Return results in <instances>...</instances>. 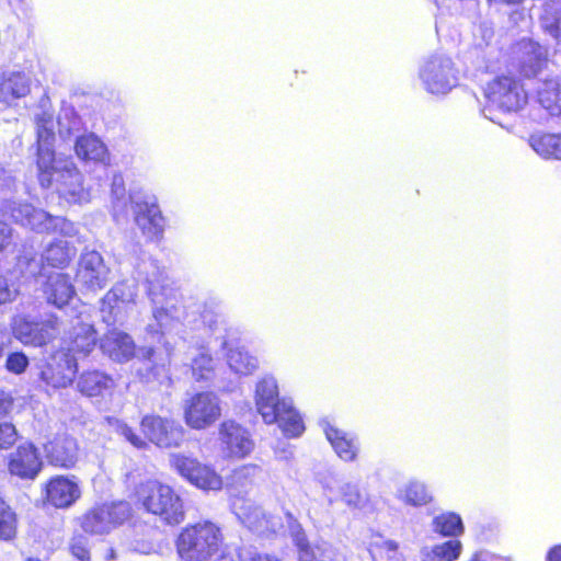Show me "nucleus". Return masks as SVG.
Listing matches in <instances>:
<instances>
[{"label": "nucleus", "instance_id": "f257e3e1", "mask_svg": "<svg viewBox=\"0 0 561 561\" xmlns=\"http://www.w3.org/2000/svg\"><path fill=\"white\" fill-rule=\"evenodd\" d=\"M37 134L38 180L43 187L55 184L60 197L70 204L90 201V191L83 186V179L75 163L69 159H57L54 154V117L49 112L35 116Z\"/></svg>", "mask_w": 561, "mask_h": 561}, {"label": "nucleus", "instance_id": "f03ea898", "mask_svg": "<svg viewBox=\"0 0 561 561\" xmlns=\"http://www.w3.org/2000/svg\"><path fill=\"white\" fill-rule=\"evenodd\" d=\"M255 407L266 424L277 423L288 437H298L304 431V422L290 401L279 399L278 386L274 377H263L255 387Z\"/></svg>", "mask_w": 561, "mask_h": 561}, {"label": "nucleus", "instance_id": "7ed1b4c3", "mask_svg": "<svg viewBox=\"0 0 561 561\" xmlns=\"http://www.w3.org/2000/svg\"><path fill=\"white\" fill-rule=\"evenodd\" d=\"M137 494L144 510L163 524L175 526L184 522L183 500L170 485L149 480L140 484Z\"/></svg>", "mask_w": 561, "mask_h": 561}, {"label": "nucleus", "instance_id": "20e7f679", "mask_svg": "<svg viewBox=\"0 0 561 561\" xmlns=\"http://www.w3.org/2000/svg\"><path fill=\"white\" fill-rule=\"evenodd\" d=\"M222 543V535L214 523H197L184 528L178 537L176 549L183 561H208Z\"/></svg>", "mask_w": 561, "mask_h": 561}, {"label": "nucleus", "instance_id": "39448f33", "mask_svg": "<svg viewBox=\"0 0 561 561\" xmlns=\"http://www.w3.org/2000/svg\"><path fill=\"white\" fill-rule=\"evenodd\" d=\"M4 215L11 217L16 224L27 227L36 232H59L66 237L77 234L76 226L68 219L51 216L43 209L19 201H4L2 205Z\"/></svg>", "mask_w": 561, "mask_h": 561}, {"label": "nucleus", "instance_id": "423d86ee", "mask_svg": "<svg viewBox=\"0 0 561 561\" xmlns=\"http://www.w3.org/2000/svg\"><path fill=\"white\" fill-rule=\"evenodd\" d=\"M76 252L68 241L58 239L45 247L39 259L33 252L24 251L18 257L16 267L25 276H36L42 273L45 263L51 267H66Z\"/></svg>", "mask_w": 561, "mask_h": 561}, {"label": "nucleus", "instance_id": "0eeeda50", "mask_svg": "<svg viewBox=\"0 0 561 561\" xmlns=\"http://www.w3.org/2000/svg\"><path fill=\"white\" fill-rule=\"evenodd\" d=\"M484 96L489 104L484 112L490 111L491 106L504 113L517 112L527 103V93L513 76L494 78L486 84Z\"/></svg>", "mask_w": 561, "mask_h": 561}, {"label": "nucleus", "instance_id": "6e6552de", "mask_svg": "<svg viewBox=\"0 0 561 561\" xmlns=\"http://www.w3.org/2000/svg\"><path fill=\"white\" fill-rule=\"evenodd\" d=\"M149 295L153 304L156 324H149L150 332L164 334L179 323V309L174 304L171 288L161 284L160 278H148Z\"/></svg>", "mask_w": 561, "mask_h": 561}, {"label": "nucleus", "instance_id": "1a4fd4ad", "mask_svg": "<svg viewBox=\"0 0 561 561\" xmlns=\"http://www.w3.org/2000/svg\"><path fill=\"white\" fill-rule=\"evenodd\" d=\"M129 515V504L121 501L93 506L79 517V524L88 534L103 535L122 524Z\"/></svg>", "mask_w": 561, "mask_h": 561}, {"label": "nucleus", "instance_id": "9d476101", "mask_svg": "<svg viewBox=\"0 0 561 561\" xmlns=\"http://www.w3.org/2000/svg\"><path fill=\"white\" fill-rule=\"evenodd\" d=\"M425 89L433 94H446L457 84V72L451 59L445 55L428 57L420 69Z\"/></svg>", "mask_w": 561, "mask_h": 561}, {"label": "nucleus", "instance_id": "9b49d317", "mask_svg": "<svg viewBox=\"0 0 561 561\" xmlns=\"http://www.w3.org/2000/svg\"><path fill=\"white\" fill-rule=\"evenodd\" d=\"M221 415L220 400L214 392H199L184 404V420L194 430H205Z\"/></svg>", "mask_w": 561, "mask_h": 561}, {"label": "nucleus", "instance_id": "f8f14e48", "mask_svg": "<svg viewBox=\"0 0 561 561\" xmlns=\"http://www.w3.org/2000/svg\"><path fill=\"white\" fill-rule=\"evenodd\" d=\"M172 468L184 479L203 490H220L221 478L208 466L201 463L197 459L182 454L170 456Z\"/></svg>", "mask_w": 561, "mask_h": 561}, {"label": "nucleus", "instance_id": "ddd939ff", "mask_svg": "<svg viewBox=\"0 0 561 561\" xmlns=\"http://www.w3.org/2000/svg\"><path fill=\"white\" fill-rule=\"evenodd\" d=\"M12 331L23 344L42 346L59 333V320L50 316L42 322H33L25 316H16L12 320Z\"/></svg>", "mask_w": 561, "mask_h": 561}, {"label": "nucleus", "instance_id": "4468645a", "mask_svg": "<svg viewBox=\"0 0 561 561\" xmlns=\"http://www.w3.org/2000/svg\"><path fill=\"white\" fill-rule=\"evenodd\" d=\"M140 427L145 437L161 448L178 447L184 439V428L170 419L146 415Z\"/></svg>", "mask_w": 561, "mask_h": 561}, {"label": "nucleus", "instance_id": "2eb2a0df", "mask_svg": "<svg viewBox=\"0 0 561 561\" xmlns=\"http://www.w3.org/2000/svg\"><path fill=\"white\" fill-rule=\"evenodd\" d=\"M136 297V287L127 283H118L101 300L100 312L107 325L122 323L125 313Z\"/></svg>", "mask_w": 561, "mask_h": 561}, {"label": "nucleus", "instance_id": "dca6fc26", "mask_svg": "<svg viewBox=\"0 0 561 561\" xmlns=\"http://www.w3.org/2000/svg\"><path fill=\"white\" fill-rule=\"evenodd\" d=\"M77 371L76 356L60 348L43 367L41 379L54 389L67 388L72 383Z\"/></svg>", "mask_w": 561, "mask_h": 561}, {"label": "nucleus", "instance_id": "f3484780", "mask_svg": "<svg viewBox=\"0 0 561 561\" xmlns=\"http://www.w3.org/2000/svg\"><path fill=\"white\" fill-rule=\"evenodd\" d=\"M39 275L43 278L39 290L46 302L57 308L68 305L76 294L70 276L60 272H51L47 275L42 272Z\"/></svg>", "mask_w": 561, "mask_h": 561}, {"label": "nucleus", "instance_id": "a211bd4d", "mask_svg": "<svg viewBox=\"0 0 561 561\" xmlns=\"http://www.w3.org/2000/svg\"><path fill=\"white\" fill-rule=\"evenodd\" d=\"M108 268L103 257L96 251H87L81 254L77 271L78 282L90 290L103 288L108 280Z\"/></svg>", "mask_w": 561, "mask_h": 561}, {"label": "nucleus", "instance_id": "6ab92c4d", "mask_svg": "<svg viewBox=\"0 0 561 561\" xmlns=\"http://www.w3.org/2000/svg\"><path fill=\"white\" fill-rule=\"evenodd\" d=\"M80 496L81 488L75 476H56L46 484V500L57 508L70 507Z\"/></svg>", "mask_w": 561, "mask_h": 561}, {"label": "nucleus", "instance_id": "aec40b11", "mask_svg": "<svg viewBox=\"0 0 561 561\" xmlns=\"http://www.w3.org/2000/svg\"><path fill=\"white\" fill-rule=\"evenodd\" d=\"M32 79L25 71L9 70L0 73V103L16 106L31 92Z\"/></svg>", "mask_w": 561, "mask_h": 561}, {"label": "nucleus", "instance_id": "412c9836", "mask_svg": "<svg viewBox=\"0 0 561 561\" xmlns=\"http://www.w3.org/2000/svg\"><path fill=\"white\" fill-rule=\"evenodd\" d=\"M237 514L241 522L252 531L259 535L275 534L283 527V523L279 517L267 515L261 507L255 506L251 503H243L241 506H237Z\"/></svg>", "mask_w": 561, "mask_h": 561}, {"label": "nucleus", "instance_id": "4be33fe9", "mask_svg": "<svg viewBox=\"0 0 561 561\" xmlns=\"http://www.w3.org/2000/svg\"><path fill=\"white\" fill-rule=\"evenodd\" d=\"M219 439L229 456L244 457L253 449L248 431L233 421H226L220 425Z\"/></svg>", "mask_w": 561, "mask_h": 561}, {"label": "nucleus", "instance_id": "5701e85b", "mask_svg": "<svg viewBox=\"0 0 561 561\" xmlns=\"http://www.w3.org/2000/svg\"><path fill=\"white\" fill-rule=\"evenodd\" d=\"M42 468V461L36 448L31 445H21L11 455L9 471L23 479H34Z\"/></svg>", "mask_w": 561, "mask_h": 561}, {"label": "nucleus", "instance_id": "b1692460", "mask_svg": "<svg viewBox=\"0 0 561 561\" xmlns=\"http://www.w3.org/2000/svg\"><path fill=\"white\" fill-rule=\"evenodd\" d=\"M135 222L149 238H159L164 228V219L156 204L133 202Z\"/></svg>", "mask_w": 561, "mask_h": 561}, {"label": "nucleus", "instance_id": "393cba45", "mask_svg": "<svg viewBox=\"0 0 561 561\" xmlns=\"http://www.w3.org/2000/svg\"><path fill=\"white\" fill-rule=\"evenodd\" d=\"M64 350L70 354L81 353L88 355L96 344V332L92 324L77 319L72 328L67 332Z\"/></svg>", "mask_w": 561, "mask_h": 561}, {"label": "nucleus", "instance_id": "a878e982", "mask_svg": "<svg viewBox=\"0 0 561 561\" xmlns=\"http://www.w3.org/2000/svg\"><path fill=\"white\" fill-rule=\"evenodd\" d=\"M100 347L104 354L115 362L129 360L135 352L131 337L116 329L108 330L101 339Z\"/></svg>", "mask_w": 561, "mask_h": 561}, {"label": "nucleus", "instance_id": "bb28decb", "mask_svg": "<svg viewBox=\"0 0 561 561\" xmlns=\"http://www.w3.org/2000/svg\"><path fill=\"white\" fill-rule=\"evenodd\" d=\"M50 463L64 468L72 467L78 459V446L75 438L62 435L57 436L45 446Z\"/></svg>", "mask_w": 561, "mask_h": 561}, {"label": "nucleus", "instance_id": "cd10ccee", "mask_svg": "<svg viewBox=\"0 0 561 561\" xmlns=\"http://www.w3.org/2000/svg\"><path fill=\"white\" fill-rule=\"evenodd\" d=\"M77 387L87 397H104L112 392L115 381L103 371L90 370L80 375Z\"/></svg>", "mask_w": 561, "mask_h": 561}, {"label": "nucleus", "instance_id": "c85d7f7f", "mask_svg": "<svg viewBox=\"0 0 561 561\" xmlns=\"http://www.w3.org/2000/svg\"><path fill=\"white\" fill-rule=\"evenodd\" d=\"M520 57V71L525 77L537 76L547 64V51L538 43L523 42Z\"/></svg>", "mask_w": 561, "mask_h": 561}, {"label": "nucleus", "instance_id": "c756f323", "mask_svg": "<svg viewBox=\"0 0 561 561\" xmlns=\"http://www.w3.org/2000/svg\"><path fill=\"white\" fill-rule=\"evenodd\" d=\"M324 433L341 459L352 461L356 458L358 448L354 438L348 437L345 432L335 428L330 424L324 426Z\"/></svg>", "mask_w": 561, "mask_h": 561}, {"label": "nucleus", "instance_id": "7c9ffc66", "mask_svg": "<svg viewBox=\"0 0 561 561\" xmlns=\"http://www.w3.org/2000/svg\"><path fill=\"white\" fill-rule=\"evenodd\" d=\"M76 153L80 159L105 163L108 160L106 146L94 135L81 136L76 141Z\"/></svg>", "mask_w": 561, "mask_h": 561}, {"label": "nucleus", "instance_id": "2f4dec72", "mask_svg": "<svg viewBox=\"0 0 561 561\" xmlns=\"http://www.w3.org/2000/svg\"><path fill=\"white\" fill-rule=\"evenodd\" d=\"M538 102L551 115H561V80H545L537 91Z\"/></svg>", "mask_w": 561, "mask_h": 561}, {"label": "nucleus", "instance_id": "473e14b6", "mask_svg": "<svg viewBox=\"0 0 561 561\" xmlns=\"http://www.w3.org/2000/svg\"><path fill=\"white\" fill-rule=\"evenodd\" d=\"M227 363L233 373L243 376L253 374L259 367L256 357L250 355L249 352L242 347L229 348Z\"/></svg>", "mask_w": 561, "mask_h": 561}, {"label": "nucleus", "instance_id": "72a5a7b5", "mask_svg": "<svg viewBox=\"0 0 561 561\" xmlns=\"http://www.w3.org/2000/svg\"><path fill=\"white\" fill-rule=\"evenodd\" d=\"M529 145L543 158L561 159V135H533L529 139Z\"/></svg>", "mask_w": 561, "mask_h": 561}, {"label": "nucleus", "instance_id": "f704fd0d", "mask_svg": "<svg viewBox=\"0 0 561 561\" xmlns=\"http://www.w3.org/2000/svg\"><path fill=\"white\" fill-rule=\"evenodd\" d=\"M261 472L260 467L256 465H244L234 469L228 477V486L236 492L245 491L253 484L255 478Z\"/></svg>", "mask_w": 561, "mask_h": 561}, {"label": "nucleus", "instance_id": "c9c22d12", "mask_svg": "<svg viewBox=\"0 0 561 561\" xmlns=\"http://www.w3.org/2000/svg\"><path fill=\"white\" fill-rule=\"evenodd\" d=\"M433 526L436 533L444 536H456L462 531L461 518L453 513L435 517Z\"/></svg>", "mask_w": 561, "mask_h": 561}, {"label": "nucleus", "instance_id": "e433bc0d", "mask_svg": "<svg viewBox=\"0 0 561 561\" xmlns=\"http://www.w3.org/2000/svg\"><path fill=\"white\" fill-rule=\"evenodd\" d=\"M58 126L60 135H72L83 129L81 117L71 107L62 108L58 116Z\"/></svg>", "mask_w": 561, "mask_h": 561}, {"label": "nucleus", "instance_id": "4c0bfd02", "mask_svg": "<svg viewBox=\"0 0 561 561\" xmlns=\"http://www.w3.org/2000/svg\"><path fill=\"white\" fill-rule=\"evenodd\" d=\"M340 496L346 506L354 510L362 508L367 502L366 495L360 492L358 485L350 482L340 486Z\"/></svg>", "mask_w": 561, "mask_h": 561}, {"label": "nucleus", "instance_id": "58836bf2", "mask_svg": "<svg viewBox=\"0 0 561 561\" xmlns=\"http://www.w3.org/2000/svg\"><path fill=\"white\" fill-rule=\"evenodd\" d=\"M193 376L195 380H208L213 376L214 371V359L213 357L205 353L201 352L194 359L192 364Z\"/></svg>", "mask_w": 561, "mask_h": 561}, {"label": "nucleus", "instance_id": "ea45409f", "mask_svg": "<svg viewBox=\"0 0 561 561\" xmlns=\"http://www.w3.org/2000/svg\"><path fill=\"white\" fill-rule=\"evenodd\" d=\"M19 294L20 286L13 279L12 272L0 275V306L14 301Z\"/></svg>", "mask_w": 561, "mask_h": 561}, {"label": "nucleus", "instance_id": "a19ab883", "mask_svg": "<svg viewBox=\"0 0 561 561\" xmlns=\"http://www.w3.org/2000/svg\"><path fill=\"white\" fill-rule=\"evenodd\" d=\"M15 515L0 499V539L8 540L15 534Z\"/></svg>", "mask_w": 561, "mask_h": 561}, {"label": "nucleus", "instance_id": "79ce46f5", "mask_svg": "<svg viewBox=\"0 0 561 561\" xmlns=\"http://www.w3.org/2000/svg\"><path fill=\"white\" fill-rule=\"evenodd\" d=\"M545 13L551 21L549 28L556 38L561 41V0H547Z\"/></svg>", "mask_w": 561, "mask_h": 561}, {"label": "nucleus", "instance_id": "37998d69", "mask_svg": "<svg viewBox=\"0 0 561 561\" xmlns=\"http://www.w3.org/2000/svg\"><path fill=\"white\" fill-rule=\"evenodd\" d=\"M404 501L411 505H424L431 500L424 484L419 482H411L404 490Z\"/></svg>", "mask_w": 561, "mask_h": 561}, {"label": "nucleus", "instance_id": "c03bdc74", "mask_svg": "<svg viewBox=\"0 0 561 561\" xmlns=\"http://www.w3.org/2000/svg\"><path fill=\"white\" fill-rule=\"evenodd\" d=\"M461 551V543L458 540H448L437 545L433 549V557L436 561H455Z\"/></svg>", "mask_w": 561, "mask_h": 561}, {"label": "nucleus", "instance_id": "a18cd8bd", "mask_svg": "<svg viewBox=\"0 0 561 561\" xmlns=\"http://www.w3.org/2000/svg\"><path fill=\"white\" fill-rule=\"evenodd\" d=\"M115 431L118 435L123 436L126 440H128L133 446L137 448H141L146 446V442L138 436L133 428H130L126 423L116 420L114 422Z\"/></svg>", "mask_w": 561, "mask_h": 561}, {"label": "nucleus", "instance_id": "49530a36", "mask_svg": "<svg viewBox=\"0 0 561 561\" xmlns=\"http://www.w3.org/2000/svg\"><path fill=\"white\" fill-rule=\"evenodd\" d=\"M112 194L114 197L113 207L115 214L118 211H123L126 205L125 202V188L123 179L121 176L115 175L112 183Z\"/></svg>", "mask_w": 561, "mask_h": 561}, {"label": "nucleus", "instance_id": "de8ad7c7", "mask_svg": "<svg viewBox=\"0 0 561 561\" xmlns=\"http://www.w3.org/2000/svg\"><path fill=\"white\" fill-rule=\"evenodd\" d=\"M18 438L15 426L11 423H0V449L10 448Z\"/></svg>", "mask_w": 561, "mask_h": 561}, {"label": "nucleus", "instance_id": "09e8293b", "mask_svg": "<svg viewBox=\"0 0 561 561\" xmlns=\"http://www.w3.org/2000/svg\"><path fill=\"white\" fill-rule=\"evenodd\" d=\"M28 365V359L23 353H12L8 356L5 367L9 371L21 374Z\"/></svg>", "mask_w": 561, "mask_h": 561}, {"label": "nucleus", "instance_id": "8fccbe9b", "mask_svg": "<svg viewBox=\"0 0 561 561\" xmlns=\"http://www.w3.org/2000/svg\"><path fill=\"white\" fill-rule=\"evenodd\" d=\"M70 552L79 561H90V552L87 547V539L81 536L72 539L70 543Z\"/></svg>", "mask_w": 561, "mask_h": 561}, {"label": "nucleus", "instance_id": "3c124183", "mask_svg": "<svg viewBox=\"0 0 561 561\" xmlns=\"http://www.w3.org/2000/svg\"><path fill=\"white\" fill-rule=\"evenodd\" d=\"M13 228L0 220V252H3L13 243Z\"/></svg>", "mask_w": 561, "mask_h": 561}, {"label": "nucleus", "instance_id": "603ef678", "mask_svg": "<svg viewBox=\"0 0 561 561\" xmlns=\"http://www.w3.org/2000/svg\"><path fill=\"white\" fill-rule=\"evenodd\" d=\"M290 533L293 537V541L295 546L297 547V550L304 547L309 546V540L307 538L306 533L301 528L299 524H295L290 527Z\"/></svg>", "mask_w": 561, "mask_h": 561}, {"label": "nucleus", "instance_id": "864d4df0", "mask_svg": "<svg viewBox=\"0 0 561 561\" xmlns=\"http://www.w3.org/2000/svg\"><path fill=\"white\" fill-rule=\"evenodd\" d=\"M317 559L318 554L311 545L298 549V561H316Z\"/></svg>", "mask_w": 561, "mask_h": 561}, {"label": "nucleus", "instance_id": "5fc2aeb1", "mask_svg": "<svg viewBox=\"0 0 561 561\" xmlns=\"http://www.w3.org/2000/svg\"><path fill=\"white\" fill-rule=\"evenodd\" d=\"M11 337L8 331L4 328H0V356H2L3 351L10 344Z\"/></svg>", "mask_w": 561, "mask_h": 561}, {"label": "nucleus", "instance_id": "6e6d98bb", "mask_svg": "<svg viewBox=\"0 0 561 561\" xmlns=\"http://www.w3.org/2000/svg\"><path fill=\"white\" fill-rule=\"evenodd\" d=\"M11 407H12V401L9 398L0 394V419H2L3 416H5L8 414Z\"/></svg>", "mask_w": 561, "mask_h": 561}, {"label": "nucleus", "instance_id": "4d7b16f0", "mask_svg": "<svg viewBox=\"0 0 561 561\" xmlns=\"http://www.w3.org/2000/svg\"><path fill=\"white\" fill-rule=\"evenodd\" d=\"M547 561H561V545L554 546L548 551Z\"/></svg>", "mask_w": 561, "mask_h": 561}, {"label": "nucleus", "instance_id": "13d9d810", "mask_svg": "<svg viewBox=\"0 0 561 561\" xmlns=\"http://www.w3.org/2000/svg\"><path fill=\"white\" fill-rule=\"evenodd\" d=\"M249 561H282V560L275 556L256 553V554H253L249 559Z\"/></svg>", "mask_w": 561, "mask_h": 561}, {"label": "nucleus", "instance_id": "bf43d9fd", "mask_svg": "<svg viewBox=\"0 0 561 561\" xmlns=\"http://www.w3.org/2000/svg\"><path fill=\"white\" fill-rule=\"evenodd\" d=\"M217 561H242L239 554L224 553Z\"/></svg>", "mask_w": 561, "mask_h": 561}, {"label": "nucleus", "instance_id": "052dcab7", "mask_svg": "<svg viewBox=\"0 0 561 561\" xmlns=\"http://www.w3.org/2000/svg\"><path fill=\"white\" fill-rule=\"evenodd\" d=\"M383 548H385L388 552H394V551L398 549V545H397V542L389 540V541H386V542L383 543Z\"/></svg>", "mask_w": 561, "mask_h": 561}, {"label": "nucleus", "instance_id": "680f3d73", "mask_svg": "<svg viewBox=\"0 0 561 561\" xmlns=\"http://www.w3.org/2000/svg\"><path fill=\"white\" fill-rule=\"evenodd\" d=\"M470 561H488V556L484 553H476Z\"/></svg>", "mask_w": 561, "mask_h": 561}, {"label": "nucleus", "instance_id": "e2e57ef3", "mask_svg": "<svg viewBox=\"0 0 561 561\" xmlns=\"http://www.w3.org/2000/svg\"><path fill=\"white\" fill-rule=\"evenodd\" d=\"M11 4L20 5L23 3V0H9Z\"/></svg>", "mask_w": 561, "mask_h": 561}, {"label": "nucleus", "instance_id": "0e129e2a", "mask_svg": "<svg viewBox=\"0 0 561 561\" xmlns=\"http://www.w3.org/2000/svg\"><path fill=\"white\" fill-rule=\"evenodd\" d=\"M106 559H107V560H113V559H115V552H114V550H111V551H110V553H108V556L106 557Z\"/></svg>", "mask_w": 561, "mask_h": 561}, {"label": "nucleus", "instance_id": "69168bd1", "mask_svg": "<svg viewBox=\"0 0 561 561\" xmlns=\"http://www.w3.org/2000/svg\"><path fill=\"white\" fill-rule=\"evenodd\" d=\"M2 174H3V169H2V167L0 165V178L2 176Z\"/></svg>", "mask_w": 561, "mask_h": 561}, {"label": "nucleus", "instance_id": "338daca9", "mask_svg": "<svg viewBox=\"0 0 561 561\" xmlns=\"http://www.w3.org/2000/svg\"><path fill=\"white\" fill-rule=\"evenodd\" d=\"M28 561H38V560H33V559H30Z\"/></svg>", "mask_w": 561, "mask_h": 561}]
</instances>
